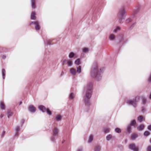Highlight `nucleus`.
Returning <instances> with one entry per match:
<instances>
[{
	"label": "nucleus",
	"instance_id": "1",
	"mask_svg": "<svg viewBox=\"0 0 151 151\" xmlns=\"http://www.w3.org/2000/svg\"><path fill=\"white\" fill-rule=\"evenodd\" d=\"M93 85L91 83L87 84L84 87V92L85 93V97L83 101L85 106L89 107L91 104V98L93 93Z\"/></svg>",
	"mask_w": 151,
	"mask_h": 151
},
{
	"label": "nucleus",
	"instance_id": "2",
	"mask_svg": "<svg viewBox=\"0 0 151 151\" xmlns=\"http://www.w3.org/2000/svg\"><path fill=\"white\" fill-rule=\"evenodd\" d=\"M103 68H99L97 63H94L91 70L90 76L96 81H100L102 78L101 74L103 73Z\"/></svg>",
	"mask_w": 151,
	"mask_h": 151
},
{
	"label": "nucleus",
	"instance_id": "3",
	"mask_svg": "<svg viewBox=\"0 0 151 151\" xmlns=\"http://www.w3.org/2000/svg\"><path fill=\"white\" fill-rule=\"evenodd\" d=\"M140 9V6H137L131 14L130 17L127 18L125 20V23L128 24L133 21L134 18H135L136 14L139 12Z\"/></svg>",
	"mask_w": 151,
	"mask_h": 151
},
{
	"label": "nucleus",
	"instance_id": "4",
	"mask_svg": "<svg viewBox=\"0 0 151 151\" xmlns=\"http://www.w3.org/2000/svg\"><path fill=\"white\" fill-rule=\"evenodd\" d=\"M126 11L124 9L122 8L120 10L117 18L118 22L119 23L122 24L124 20L126 17Z\"/></svg>",
	"mask_w": 151,
	"mask_h": 151
},
{
	"label": "nucleus",
	"instance_id": "5",
	"mask_svg": "<svg viewBox=\"0 0 151 151\" xmlns=\"http://www.w3.org/2000/svg\"><path fill=\"white\" fill-rule=\"evenodd\" d=\"M59 132V129L56 128H54L52 130V135L50 138V140L52 143L54 144L56 143V140L58 135Z\"/></svg>",
	"mask_w": 151,
	"mask_h": 151
},
{
	"label": "nucleus",
	"instance_id": "6",
	"mask_svg": "<svg viewBox=\"0 0 151 151\" xmlns=\"http://www.w3.org/2000/svg\"><path fill=\"white\" fill-rule=\"evenodd\" d=\"M118 41L116 42L117 45L122 46L128 42V39L122 34L119 35L118 37Z\"/></svg>",
	"mask_w": 151,
	"mask_h": 151
},
{
	"label": "nucleus",
	"instance_id": "7",
	"mask_svg": "<svg viewBox=\"0 0 151 151\" xmlns=\"http://www.w3.org/2000/svg\"><path fill=\"white\" fill-rule=\"evenodd\" d=\"M139 100V97L136 96L134 98L128 100L127 103L129 106H132L134 108H136L137 106V103Z\"/></svg>",
	"mask_w": 151,
	"mask_h": 151
},
{
	"label": "nucleus",
	"instance_id": "8",
	"mask_svg": "<svg viewBox=\"0 0 151 151\" xmlns=\"http://www.w3.org/2000/svg\"><path fill=\"white\" fill-rule=\"evenodd\" d=\"M32 24L34 25L36 31H38L40 30V27L38 21H31L29 23V25H31Z\"/></svg>",
	"mask_w": 151,
	"mask_h": 151
},
{
	"label": "nucleus",
	"instance_id": "9",
	"mask_svg": "<svg viewBox=\"0 0 151 151\" xmlns=\"http://www.w3.org/2000/svg\"><path fill=\"white\" fill-rule=\"evenodd\" d=\"M15 133L14 136L15 137L17 138L20 134V128L19 126H16L15 128Z\"/></svg>",
	"mask_w": 151,
	"mask_h": 151
},
{
	"label": "nucleus",
	"instance_id": "10",
	"mask_svg": "<svg viewBox=\"0 0 151 151\" xmlns=\"http://www.w3.org/2000/svg\"><path fill=\"white\" fill-rule=\"evenodd\" d=\"M28 111L31 113H34L36 111V108L32 105H30L28 108Z\"/></svg>",
	"mask_w": 151,
	"mask_h": 151
},
{
	"label": "nucleus",
	"instance_id": "11",
	"mask_svg": "<svg viewBox=\"0 0 151 151\" xmlns=\"http://www.w3.org/2000/svg\"><path fill=\"white\" fill-rule=\"evenodd\" d=\"M31 4L32 8L35 9L36 7V0H31Z\"/></svg>",
	"mask_w": 151,
	"mask_h": 151
},
{
	"label": "nucleus",
	"instance_id": "12",
	"mask_svg": "<svg viewBox=\"0 0 151 151\" xmlns=\"http://www.w3.org/2000/svg\"><path fill=\"white\" fill-rule=\"evenodd\" d=\"M38 109L43 113L45 112L47 109L45 106L43 105L39 106H38Z\"/></svg>",
	"mask_w": 151,
	"mask_h": 151
},
{
	"label": "nucleus",
	"instance_id": "13",
	"mask_svg": "<svg viewBox=\"0 0 151 151\" xmlns=\"http://www.w3.org/2000/svg\"><path fill=\"white\" fill-rule=\"evenodd\" d=\"M63 116L60 114H58L55 116V119L56 121H60L61 120Z\"/></svg>",
	"mask_w": 151,
	"mask_h": 151
},
{
	"label": "nucleus",
	"instance_id": "14",
	"mask_svg": "<svg viewBox=\"0 0 151 151\" xmlns=\"http://www.w3.org/2000/svg\"><path fill=\"white\" fill-rule=\"evenodd\" d=\"M116 38L114 34H110L109 37V39L110 41H113Z\"/></svg>",
	"mask_w": 151,
	"mask_h": 151
},
{
	"label": "nucleus",
	"instance_id": "15",
	"mask_svg": "<svg viewBox=\"0 0 151 151\" xmlns=\"http://www.w3.org/2000/svg\"><path fill=\"white\" fill-rule=\"evenodd\" d=\"M76 57V54L72 52H70L68 55V57L70 58H72Z\"/></svg>",
	"mask_w": 151,
	"mask_h": 151
},
{
	"label": "nucleus",
	"instance_id": "16",
	"mask_svg": "<svg viewBox=\"0 0 151 151\" xmlns=\"http://www.w3.org/2000/svg\"><path fill=\"white\" fill-rule=\"evenodd\" d=\"M132 130V126L128 124L126 127V131L127 133H129L131 132Z\"/></svg>",
	"mask_w": 151,
	"mask_h": 151
},
{
	"label": "nucleus",
	"instance_id": "17",
	"mask_svg": "<svg viewBox=\"0 0 151 151\" xmlns=\"http://www.w3.org/2000/svg\"><path fill=\"white\" fill-rule=\"evenodd\" d=\"M129 124V125H130V126L132 127L136 126L137 124V123L135 120L133 119L131 121Z\"/></svg>",
	"mask_w": 151,
	"mask_h": 151
},
{
	"label": "nucleus",
	"instance_id": "18",
	"mask_svg": "<svg viewBox=\"0 0 151 151\" xmlns=\"http://www.w3.org/2000/svg\"><path fill=\"white\" fill-rule=\"evenodd\" d=\"M101 146L99 145H96L94 149V151H100Z\"/></svg>",
	"mask_w": 151,
	"mask_h": 151
},
{
	"label": "nucleus",
	"instance_id": "19",
	"mask_svg": "<svg viewBox=\"0 0 151 151\" xmlns=\"http://www.w3.org/2000/svg\"><path fill=\"white\" fill-rule=\"evenodd\" d=\"M70 73L72 76H75L76 73L75 70L73 68H71L70 70Z\"/></svg>",
	"mask_w": 151,
	"mask_h": 151
},
{
	"label": "nucleus",
	"instance_id": "20",
	"mask_svg": "<svg viewBox=\"0 0 151 151\" xmlns=\"http://www.w3.org/2000/svg\"><path fill=\"white\" fill-rule=\"evenodd\" d=\"M93 134H91L89 136L88 140V142L89 143H91L93 141Z\"/></svg>",
	"mask_w": 151,
	"mask_h": 151
},
{
	"label": "nucleus",
	"instance_id": "21",
	"mask_svg": "<svg viewBox=\"0 0 151 151\" xmlns=\"http://www.w3.org/2000/svg\"><path fill=\"white\" fill-rule=\"evenodd\" d=\"M36 13L34 12H32L31 15V19L32 20H35L36 18Z\"/></svg>",
	"mask_w": 151,
	"mask_h": 151
},
{
	"label": "nucleus",
	"instance_id": "22",
	"mask_svg": "<svg viewBox=\"0 0 151 151\" xmlns=\"http://www.w3.org/2000/svg\"><path fill=\"white\" fill-rule=\"evenodd\" d=\"M142 104L143 105L145 104L147 102V100L146 98L143 96L141 97Z\"/></svg>",
	"mask_w": 151,
	"mask_h": 151
},
{
	"label": "nucleus",
	"instance_id": "23",
	"mask_svg": "<svg viewBox=\"0 0 151 151\" xmlns=\"http://www.w3.org/2000/svg\"><path fill=\"white\" fill-rule=\"evenodd\" d=\"M134 144H132L129 146V148L131 150L133 151L136 148Z\"/></svg>",
	"mask_w": 151,
	"mask_h": 151
},
{
	"label": "nucleus",
	"instance_id": "24",
	"mask_svg": "<svg viewBox=\"0 0 151 151\" xmlns=\"http://www.w3.org/2000/svg\"><path fill=\"white\" fill-rule=\"evenodd\" d=\"M0 107L1 109L3 110L5 109V106L3 101L0 102Z\"/></svg>",
	"mask_w": 151,
	"mask_h": 151
},
{
	"label": "nucleus",
	"instance_id": "25",
	"mask_svg": "<svg viewBox=\"0 0 151 151\" xmlns=\"http://www.w3.org/2000/svg\"><path fill=\"white\" fill-rule=\"evenodd\" d=\"M145 127L144 125L142 124L140 125L137 127V129L139 130L142 131L144 129Z\"/></svg>",
	"mask_w": 151,
	"mask_h": 151
},
{
	"label": "nucleus",
	"instance_id": "26",
	"mask_svg": "<svg viewBox=\"0 0 151 151\" xmlns=\"http://www.w3.org/2000/svg\"><path fill=\"white\" fill-rule=\"evenodd\" d=\"M1 73L3 79H4L5 78L6 76L5 70L4 69H2Z\"/></svg>",
	"mask_w": 151,
	"mask_h": 151
},
{
	"label": "nucleus",
	"instance_id": "27",
	"mask_svg": "<svg viewBox=\"0 0 151 151\" xmlns=\"http://www.w3.org/2000/svg\"><path fill=\"white\" fill-rule=\"evenodd\" d=\"M7 117L8 118H9V117L11 116H12L13 114V113L11 111L9 110H8L7 111Z\"/></svg>",
	"mask_w": 151,
	"mask_h": 151
},
{
	"label": "nucleus",
	"instance_id": "28",
	"mask_svg": "<svg viewBox=\"0 0 151 151\" xmlns=\"http://www.w3.org/2000/svg\"><path fill=\"white\" fill-rule=\"evenodd\" d=\"M121 29V27L119 26H117L116 27V28L114 29L113 30V32L114 33H116L117 32V31H119Z\"/></svg>",
	"mask_w": 151,
	"mask_h": 151
},
{
	"label": "nucleus",
	"instance_id": "29",
	"mask_svg": "<svg viewBox=\"0 0 151 151\" xmlns=\"http://www.w3.org/2000/svg\"><path fill=\"white\" fill-rule=\"evenodd\" d=\"M52 42V40H47L46 42H44V44L45 45H51V43Z\"/></svg>",
	"mask_w": 151,
	"mask_h": 151
},
{
	"label": "nucleus",
	"instance_id": "30",
	"mask_svg": "<svg viewBox=\"0 0 151 151\" xmlns=\"http://www.w3.org/2000/svg\"><path fill=\"white\" fill-rule=\"evenodd\" d=\"M75 96L73 93L71 92L69 95V98L70 99H73L74 98Z\"/></svg>",
	"mask_w": 151,
	"mask_h": 151
},
{
	"label": "nucleus",
	"instance_id": "31",
	"mask_svg": "<svg viewBox=\"0 0 151 151\" xmlns=\"http://www.w3.org/2000/svg\"><path fill=\"white\" fill-rule=\"evenodd\" d=\"M137 135L136 134L134 133L132 134L131 136V140H133L137 137Z\"/></svg>",
	"mask_w": 151,
	"mask_h": 151
},
{
	"label": "nucleus",
	"instance_id": "32",
	"mask_svg": "<svg viewBox=\"0 0 151 151\" xmlns=\"http://www.w3.org/2000/svg\"><path fill=\"white\" fill-rule=\"evenodd\" d=\"M81 72V66H78L77 67L76 72L78 73H80Z\"/></svg>",
	"mask_w": 151,
	"mask_h": 151
},
{
	"label": "nucleus",
	"instance_id": "33",
	"mask_svg": "<svg viewBox=\"0 0 151 151\" xmlns=\"http://www.w3.org/2000/svg\"><path fill=\"white\" fill-rule=\"evenodd\" d=\"M136 24V22H133L129 26V29L131 30L133 29Z\"/></svg>",
	"mask_w": 151,
	"mask_h": 151
},
{
	"label": "nucleus",
	"instance_id": "34",
	"mask_svg": "<svg viewBox=\"0 0 151 151\" xmlns=\"http://www.w3.org/2000/svg\"><path fill=\"white\" fill-rule=\"evenodd\" d=\"M144 117L142 116H139L137 118V120L139 122H142Z\"/></svg>",
	"mask_w": 151,
	"mask_h": 151
},
{
	"label": "nucleus",
	"instance_id": "35",
	"mask_svg": "<svg viewBox=\"0 0 151 151\" xmlns=\"http://www.w3.org/2000/svg\"><path fill=\"white\" fill-rule=\"evenodd\" d=\"M150 133L147 131H146L144 132L143 133V135L145 137H147L150 135Z\"/></svg>",
	"mask_w": 151,
	"mask_h": 151
},
{
	"label": "nucleus",
	"instance_id": "36",
	"mask_svg": "<svg viewBox=\"0 0 151 151\" xmlns=\"http://www.w3.org/2000/svg\"><path fill=\"white\" fill-rule=\"evenodd\" d=\"M75 64L76 65H79L81 64V60L80 59H77L75 62Z\"/></svg>",
	"mask_w": 151,
	"mask_h": 151
},
{
	"label": "nucleus",
	"instance_id": "37",
	"mask_svg": "<svg viewBox=\"0 0 151 151\" xmlns=\"http://www.w3.org/2000/svg\"><path fill=\"white\" fill-rule=\"evenodd\" d=\"M112 138V136L111 134H109L106 137V139L108 141H109Z\"/></svg>",
	"mask_w": 151,
	"mask_h": 151
},
{
	"label": "nucleus",
	"instance_id": "38",
	"mask_svg": "<svg viewBox=\"0 0 151 151\" xmlns=\"http://www.w3.org/2000/svg\"><path fill=\"white\" fill-rule=\"evenodd\" d=\"M110 129L109 128H105L104 129V132L105 133H106L109 132Z\"/></svg>",
	"mask_w": 151,
	"mask_h": 151
},
{
	"label": "nucleus",
	"instance_id": "39",
	"mask_svg": "<svg viewBox=\"0 0 151 151\" xmlns=\"http://www.w3.org/2000/svg\"><path fill=\"white\" fill-rule=\"evenodd\" d=\"M82 51L85 53H87L88 52V49L86 47H84L82 49Z\"/></svg>",
	"mask_w": 151,
	"mask_h": 151
},
{
	"label": "nucleus",
	"instance_id": "40",
	"mask_svg": "<svg viewBox=\"0 0 151 151\" xmlns=\"http://www.w3.org/2000/svg\"><path fill=\"white\" fill-rule=\"evenodd\" d=\"M67 64L68 66H71L73 65V62L71 60H69L67 61Z\"/></svg>",
	"mask_w": 151,
	"mask_h": 151
},
{
	"label": "nucleus",
	"instance_id": "41",
	"mask_svg": "<svg viewBox=\"0 0 151 151\" xmlns=\"http://www.w3.org/2000/svg\"><path fill=\"white\" fill-rule=\"evenodd\" d=\"M115 131L118 133H119L121 132V130L119 128L116 127L115 129Z\"/></svg>",
	"mask_w": 151,
	"mask_h": 151
},
{
	"label": "nucleus",
	"instance_id": "42",
	"mask_svg": "<svg viewBox=\"0 0 151 151\" xmlns=\"http://www.w3.org/2000/svg\"><path fill=\"white\" fill-rule=\"evenodd\" d=\"M47 114L49 115H51L52 114V112L50 111L49 109H48L47 110V111H46Z\"/></svg>",
	"mask_w": 151,
	"mask_h": 151
},
{
	"label": "nucleus",
	"instance_id": "43",
	"mask_svg": "<svg viewBox=\"0 0 151 151\" xmlns=\"http://www.w3.org/2000/svg\"><path fill=\"white\" fill-rule=\"evenodd\" d=\"M6 134V132L4 130L3 131L1 135V137L2 138H3L4 137V135H5Z\"/></svg>",
	"mask_w": 151,
	"mask_h": 151
},
{
	"label": "nucleus",
	"instance_id": "44",
	"mask_svg": "<svg viewBox=\"0 0 151 151\" xmlns=\"http://www.w3.org/2000/svg\"><path fill=\"white\" fill-rule=\"evenodd\" d=\"M25 120L24 119H23L21 123V127H22V126L23 125V124L25 122Z\"/></svg>",
	"mask_w": 151,
	"mask_h": 151
},
{
	"label": "nucleus",
	"instance_id": "45",
	"mask_svg": "<svg viewBox=\"0 0 151 151\" xmlns=\"http://www.w3.org/2000/svg\"><path fill=\"white\" fill-rule=\"evenodd\" d=\"M83 149L82 147H80L77 149L76 151H82Z\"/></svg>",
	"mask_w": 151,
	"mask_h": 151
},
{
	"label": "nucleus",
	"instance_id": "46",
	"mask_svg": "<svg viewBox=\"0 0 151 151\" xmlns=\"http://www.w3.org/2000/svg\"><path fill=\"white\" fill-rule=\"evenodd\" d=\"M148 81L149 82H151V73L148 78Z\"/></svg>",
	"mask_w": 151,
	"mask_h": 151
},
{
	"label": "nucleus",
	"instance_id": "47",
	"mask_svg": "<svg viewBox=\"0 0 151 151\" xmlns=\"http://www.w3.org/2000/svg\"><path fill=\"white\" fill-rule=\"evenodd\" d=\"M145 111V109L144 107L142 106L141 107V111L142 112H143Z\"/></svg>",
	"mask_w": 151,
	"mask_h": 151
},
{
	"label": "nucleus",
	"instance_id": "48",
	"mask_svg": "<svg viewBox=\"0 0 151 151\" xmlns=\"http://www.w3.org/2000/svg\"><path fill=\"white\" fill-rule=\"evenodd\" d=\"M67 60L66 59H64L63 61V65H64V63H66V62H67Z\"/></svg>",
	"mask_w": 151,
	"mask_h": 151
},
{
	"label": "nucleus",
	"instance_id": "49",
	"mask_svg": "<svg viewBox=\"0 0 151 151\" xmlns=\"http://www.w3.org/2000/svg\"><path fill=\"white\" fill-rule=\"evenodd\" d=\"M147 151H151V146H149L147 149Z\"/></svg>",
	"mask_w": 151,
	"mask_h": 151
},
{
	"label": "nucleus",
	"instance_id": "50",
	"mask_svg": "<svg viewBox=\"0 0 151 151\" xmlns=\"http://www.w3.org/2000/svg\"><path fill=\"white\" fill-rule=\"evenodd\" d=\"M6 55H3L2 56V58L3 59H5L6 58Z\"/></svg>",
	"mask_w": 151,
	"mask_h": 151
},
{
	"label": "nucleus",
	"instance_id": "51",
	"mask_svg": "<svg viewBox=\"0 0 151 151\" xmlns=\"http://www.w3.org/2000/svg\"><path fill=\"white\" fill-rule=\"evenodd\" d=\"M147 129L149 130H151V125H148L147 127Z\"/></svg>",
	"mask_w": 151,
	"mask_h": 151
},
{
	"label": "nucleus",
	"instance_id": "52",
	"mask_svg": "<svg viewBox=\"0 0 151 151\" xmlns=\"http://www.w3.org/2000/svg\"><path fill=\"white\" fill-rule=\"evenodd\" d=\"M133 151H139V148L138 147H136Z\"/></svg>",
	"mask_w": 151,
	"mask_h": 151
},
{
	"label": "nucleus",
	"instance_id": "53",
	"mask_svg": "<svg viewBox=\"0 0 151 151\" xmlns=\"http://www.w3.org/2000/svg\"><path fill=\"white\" fill-rule=\"evenodd\" d=\"M64 74V72L63 71H62L61 72V73L60 76H63V75Z\"/></svg>",
	"mask_w": 151,
	"mask_h": 151
},
{
	"label": "nucleus",
	"instance_id": "54",
	"mask_svg": "<svg viewBox=\"0 0 151 151\" xmlns=\"http://www.w3.org/2000/svg\"><path fill=\"white\" fill-rule=\"evenodd\" d=\"M4 116V114H1V115H0V117L1 118H2L3 117V116Z\"/></svg>",
	"mask_w": 151,
	"mask_h": 151
},
{
	"label": "nucleus",
	"instance_id": "55",
	"mask_svg": "<svg viewBox=\"0 0 151 151\" xmlns=\"http://www.w3.org/2000/svg\"><path fill=\"white\" fill-rule=\"evenodd\" d=\"M149 99H151V91L150 94L149 95Z\"/></svg>",
	"mask_w": 151,
	"mask_h": 151
},
{
	"label": "nucleus",
	"instance_id": "56",
	"mask_svg": "<svg viewBox=\"0 0 151 151\" xmlns=\"http://www.w3.org/2000/svg\"><path fill=\"white\" fill-rule=\"evenodd\" d=\"M65 140L64 139H63L62 141V144L64 143L65 142Z\"/></svg>",
	"mask_w": 151,
	"mask_h": 151
},
{
	"label": "nucleus",
	"instance_id": "57",
	"mask_svg": "<svg viewBox=\"0 0 151 151\" xmlns=\"http://www.w3.org/2000/svg\"><path fill=\"white\" fill-rule=\"evenodd\" d=\"M22 103V102L21 101H20L19 102V105H20Z\"/></svg>",
	"mask_w": 151,
	"mask_h": 151
},
{
	"label": "nucleus",
	"instance_id": "58",
	"mask_svg": "<svg viewBox=\"0 0 151 151\" xmlns=\"http://www.w3.org/2000/svg\"><path fill=\"white\" fill-rule=\"evenodd\" d=\"M123 147L122 146V145H119L118 146V147Z\"/></svg>",
	"mask_w": 151,
	"mask_h": 151
},
{
	"label": "nucleus",
	"instance_id": "59",
	"mask_svg": "<svg viewBox=\"0 0 151 151\" xmlns=\"http://www.w3.org/2000/svg\"><path fill=\"white\" fill-rule=\"evenodd\" d=\"M150 142L151 143V138H150Z\"/></svg>",
	"mask_w": 151,
	"mask_h": 151
},
{
	"label": "nucleus",
	"instance_id": "60",
	"mask_svg": "<svg viewBox=\"0 0 151 151\" xmlns=\"http://www.w3.org/2000/svg\"><path fill=\"white\" fill-rule=\"evenodd\" d=\"M88 110H87V111H86V112H88Z\"/></svg>",
	"mask_w": 151,
	"mask_h": 151
}]
</instances>
